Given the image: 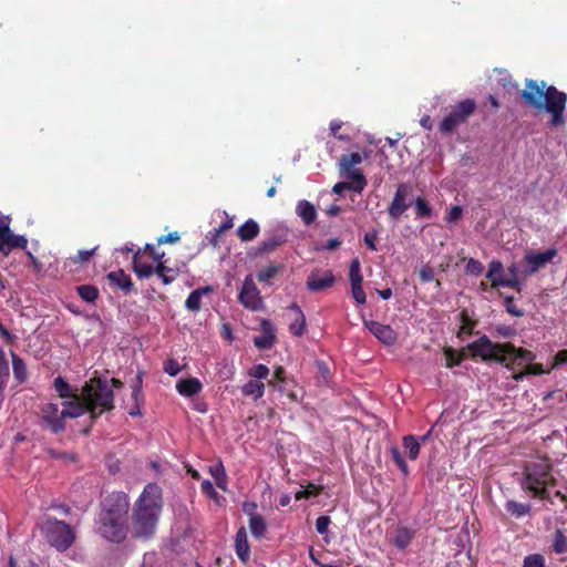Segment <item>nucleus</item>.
<instances>
[{"mask_svg": "<svg viewBox=\"0 0 567 567\" xmlns=\"http://www.w3.org/2000/svg\"><path fill=\"white\" fill-rule=\"evenodd\" d=\"M260 327L262 334L254 338V344L260 350L270 349L276 341L274 324L269 320L264 319Z\"/></svg>", "mask_w": 567, "mask_h": 567, "instance_id": "obj_21", "label": "nucleus"}, {"mask_svg": "<svg viewBox=\"0 0 567 567\" xmlns=\"http://www.w3.org/2000/svg\"><path fill=\"white\" fill-rule=\"evenodd\" d=\"M525 368H526V371H527L528 375L529 374L540 375V374H543L545 372L543 365L539 364V363L528 362V363H526Z\"/></svg>", "mask_w": 567, "mask_h": 567, "instance_id": "obj_64", "label": "nucleus"}, {"mask_svg": "<svg viewBox=\"0 0 567 567\" xmlns=\"http://www.w3.org/2000/svg\"><path fill=\"white\" fill-rule=\"evenodd\" d=\"M76 291L82 300L93 303L99 298V289L94 285H80Z\"/></svg>", "mask_w": 567, "mask_h": 567, "instance_id": "obj_37", "label": "nucleus"}, {"mask_svg": "<svg viewBox=\"0 0 567 567\" xmlns=\"http://www.w3.org/2000/svg\"><path fill=\"white\" fill-rule=\"evenodd\" d=\"M544 563L542 555L533 554L525 557L523 567H544Z\"/></svg>", "mask_w": 567, "mask_h": 567, "instance_id": "obj_51", "label": "nucleus"}, {"mask_svg": "<svg viewBox=\"0 0 567 567\" xmlns=\"http://www.w3.org/2000/svg\"><path fill=\"white\" fill-rule=\"evenodd\" d=\"M349 279H350V284H362L363 281V277L361 275V269H360V261L359 259H353L350 264V268H349Z\"/></svg>", "mask_w": 567, "mask_h": 567, "instance_id": "obj_45", "label": "nucleus"}, {"mask_svg": "<svg viewBox=\"0 0 567 567\" xmlns=\"http://www.w3.org/2000/svg\"><path fill=\"white\" fill-rule=\"evenodd\" d=\"M484 270L483 264L474 258H470L466 264V271L474 276H480Z\"/></svg>", "mask_w": 567, "mask_h": 567, "instance_id": "obj_52", "label": "nucleus"}, {"mask_svg": "<svg viewBox=\"0 0 567 567\" xmlns=\"http://www.w3.org/2000/svg\"><path fill=\"white\" fill-rule=\"evenodd\" d=\"M269 373H270L269 368L262 363L254 365L248 371V375L251 377L252 380H258V381L267 379Z\"/></svg>", "mask_w": 567, "mask_h": 567, "instance_id": "obj_46", "label": "nucleus"}, {"mask_svg": "<svg viewBox=\"0 0 567 567\" xmlns=\"http://www.w3.org/2000/svg\"><path fill=\"white\" fill-rule=\"evenodd\" d=\"M362 162L361 154L354 152L350 154H344L340 157V171L343 174H349L351 172H360L359 169H353V166L359 165Z\"/></svg>", "mask_w": 567, "mask_h": 567, "instance_id": "obj_32", "label": "nucleus"}, {"mask_svg": "<svg viewBox=\"0 0 567 567\" xmlns=\"http://www.w3.org/2000/svg\"><path fill=\"white\" fill-rule=\"evenodd\" d=\"M506 311L514 317H523L524 310L518 308L515 303V299L512 296H507L504 300Z\"/></svg>", "mask_w": 567, "mask_h": 567, "instance_id": "obj_49", "label": "nucleus"}, {"mask_svg": "<svg viewBox=\"0 0 567 567\" xmlns=\"http://www.w3.org/2000/svg\"><path fill=\"white\" fill-rule=\"evenodd\" d=\"M144 252H148L154 260L158 261L156 266V274L159 278H162L165 285L171 284L175 280V271L168 267H166L161 259L165 256V252L157 251L153 245L146 244L144 245Z\"/></svg>", "mask_w": 567, "mask_h": 567, "instance_id": "obj_19", "label": "nucleus"}, {"mask_svg": "<svg viewBox=\"0 0 567 567\" xmlns=\"http://www.w3.org/2000/svg\"><path fill=\"white\" fill-rule=\"evenodd\" d=\"M249 529L255 538H261L265 536L267 525L262 516H254L249 518Z\"/></svg>", "mask_w": 567, "mask_h": 567, "instance_id": "obj_36", "label": "nucleus"}, {"mask_svg": "<svg viewBox=\"0 0 567 567\" xmlns=\"http://www.w3.org/2000/svg\"><path fill=\"white\" fill-rule=\"evenodd\" d=\"M209 472L212 474V476L214 477L215 482H216V485L221 488L223 491H225V486L224 484H220V477L223 478V481L226 480V473H225V470H224V466L221 463H219L218 465L216 466H210L209 467Z\"/></svg>", "mask_w": 567, "mask_h": 567, "instance_id": "obj_48", "label": "nucleus"}, {"mask_svg": "<svg viewBox=\"0 0 567 567\" xmlns=\"http://www.w3.org/2000/svg\"><path fill=\"white\" fill-rule=\"evenodd\" d=\"M28 239L22 235H14L10 229V219L0 213V252L8 256L12 249H25Z\"/></svg>", "mask_w": 567, "mask_h": 567, "instance_id": "obj_9", "label": "nucleus"}, {"mask_svg": "<svg viewBox=\"0 0 567 567\" xmlns=\"http://www.w3.org/2000/svg\"><path fill=\"white\" fill-rule=\"evenodd\" d=\"M415 214L419 218H430L432 216V208L423 197H417L414 202Z\"/></svg>", "mask_w": 567, "mask_h": 567, "instance_id": "obj_41", "label": "nucleus"}, {"mask_svg": "<svg viewBox=\"0 0 567 567\" xmlns=\"http://www.w3.org/2000/svg\"><path fill=\"white\" fill-rule=\"evenodd\" d=\"M70 399V401L63 402L62 415L64 420L66 417L75 419L83 415L85 412H89L87 404L82 399L81 393H75Z\"/></svg>", "mask_w": 567, "mask_h": 567, "instance_id": "obj_20", "label": "nucleus"}, {"mask_svg": "<svg viewBox=\"0 0 567 567\" xmlns=\"http://www.w3.org/2000/svg\"><path fill=\"white\" fill-rule=\"evenodd\" d=\"M334 282L336 277L331 270L315 268L307 277L306 286L311 292H320L331 288Z\"/></svg>", "mask_w": 567, "mask_h": 567, "instance_id": "obj_11", "label": "nucleus"}, {"mask_svg": "<svg viewBox=\"0 0 567 567\" xmlns=\"http://www.w3.org/2000/svg\"><path fill=\"white\" fill-rule=\"evenodd\" d=\"M126 522L127 519L101 513L99 533L110 542L121 543L126 537Z\"/></svg>", "mask_w": 567, "mask_h": 567, "instance_id": "obj_8", "label": "nucleus"}, {"mask_svg": "<svg viewBox=\"0 0 567 567\" xmlns=\"http://www.w3.org/2000/svg\"><path fill=\"white\" fill-rule=\"evenodd\" d=\"M321 492H322V486L321 485H316V484L309 483L305 487V489L299 491V492L296 493L295 498L297 501L302 499V498H307L308 499L310 497L318 496Z\"/></svg>", "mask_w": 567, "mask_h": 567, "instance_id": "obj_42", "label": "nucleus"}, {"mask_svg": "<svg viewBox=\"0 0 567 567\" xmlns=\"http://www.w3.org/2000/svg\"><path fill=\"white\" fill-rule=\"evenodd\" d=\"M403 447L408 452V456L411 461H415L419 457L421 444L415 435L408 434L402 437Z\"/></svg>", "mask_w": 567, "mask_h": 567, "instance_id": "obj_33", "label": "nucleus"}, {"mask_svg": "<svg viewBox=\"0 0 567 567\" xmlns=\"http://www.w3.org/2000/svg\"><path fill=\"white\" fill-rule=\"evenodd\" d=\"M296 214L301 218L306 226L311 225L317 219L316 207L306 199H301L297 203Z\"/></svg>", "mask_w": 567, "mask_h": 567, "instance_id": "obj_26", "label": "nucleus"}, {"mask_svg": "<svg viewBox=\"0 0 567 567\" xmlns=\"http://www.w3.org/2000/svg\"><path fill=\"white\" fill-rule=\"evenodd\" d=\"M475 111V100L467 97L457 102L440 122L439 131L444 135H452L461 125L467 122Z\"/></svg>", "mask_w": 567, "mask_h": 567, "instance_id": "obj_7", "label": "nucleus"}, {"mask_svg": "<svg viewBox=\"0 0 567 567\" xmlns=\"http://www.w3.org/2000/svg\"><path fill=\"white\" fill-rule=\"evenodd\" d=\"M40 530L47 543L59 551H65L75 540L73 528L65 522L53 517L45 518L40 524Z\"/></svg>", "mask_w": 567, "mask_h": 567, "instance_id": "obj_6", "label": "nucleus"}, {"mask_svg": "<svg viewBox=\"0 0 567 567\" xmlns=\"http://www.w3.org/2000/svg\"><path fill=\"white\" fill-rule=\"evenodd\" d=\"M164 371L171 377H175L181 372V365L176 360L169 359L164 363Z\"/></svg>", "mask_w": 567, "mask_h": 567, "instance_id": "obj_56", "label": "nucleus"}, {"mask_svg": "<svg viewBox=\"0 0 567 567\" xmlns=\"http://www.w3.org/2000/svg\"><path fill=\"white\" fill-rule=\"evenodd\" d=\"M460 319L462 321V326L457 332V337L461 338L462 334H472L476 326V321L470 318L467 310L463 309L461 311Z\"/></svg>", "mask_w": 567, "mask_h": 567, "instance_id": "obj_39", "label": "nucleus"}, {"mask_svg": "<svg viewBox=\"0 0 567 567\" xmlns=\"http://www.w3.org/2000/svg\"><path fill=\"white\" fill-rule=\"evenodd\" d=\"M495 331L499 337L503 338H512L516 334V329L506 324L496 326Z\"/></svg>", "mask_w": 567, "mask_h": 567, "instance_id": "obj_58", "label": "nucleus"}, {"mask_svg": "<svg viewBox=\"0 0 567 567\" xmlns=\"http://www.w3.org/2000/svg\"><path fill=\"white\" fill-rule=\"evenodd\" d=\"M390 454L394 462V464L399 467V470L402 472L404 476H408L410 473L409 466L402 454L400 453L396 445H392L390 447Z\"/></svg>", "mask_w": 567, "mask_h": 567, "instance_id": "obj_40", "label": "nucleus"}, {"mask_svg": "<svg viewBox=\"0 0 567 567\" xmlns=\"http://www.w3.org/2000/svg\"><path fill=\"white\" fill-rule=\"evenodd\" d=\"M288 309L295 312V319L289 324V331L293 336L301 337L306 332V317L296 302H292Z\"/></svg>", "mask_w": 567, "mask_h": 567, "instance_id": "obj_24", "label": "nucleus"}, {"mask_svg": "<svg viewBox=\"0 0 567 567\" xmlns=\"http://www.w3.org/2000/svg\"><path fill=\"white\" fill-rule=\"evenodd\" d=\"M97 247L90 250H79L75 256L71 257L73 264H84L95 254Z\"/></svg>", "mask_w": 567, "mask_h": 567, "instance_id": "obj_50", "label": "nucleus"}, {"mask_svg": "<svg viewBox=\"0 0 567 567\" xmlns=\"http://www.w3.org/2000/svg\"><path fill=\"white\" fill-rule=\"evenodd\" d=\"M241 393L243 395L257 401L262 398L265 393V383L262 381L251 379L241 386Z\"/></svg>", "mask_w": 567, "mask_h": 567, "instance_id": "obj_31", "label": "nucleus"}, {"mask_svg": "<svg viewBox=\"0 0 567 567\" xmlns=\"http://www.w3.org/2000/svg\"><path fill=\"white\" fill-rule=\"evenodd\" d=\"M238 301L247 309L258 311L264 308L260 291L257 288L251 275H248L243 284Z\"/></svg>", "mask_w": 567, "mask_h": 567, "instance_id": "obj_10", "label": "nucleus"}, {"mask_svg": "<svg viewBox=\"0 0 567 567\" xmlns=\"http://www.w3.org/2000/svg\"><path fill=\"white\" fill-rule=\"evenodd\" d=\"M557 254L558 250L556 248H549L543 252L526 254L524 258L527 264V268L524 270L525 275L536 274L539 269L551 262Z\"/></svg>", "mask_w": 567, "mask_h": 567, "instance_id": "obj_14", "label": "nucleus"}, {"mask_svg": "<svg viewBox=\"0 0 567 567\" xmlns=\"http://www.w3.org/2000/svg\"><path fill=\"white\" fill-rule=\"evenodd\" d=\"M12 368H13V374L17 380L20 382H23L27 377V370L25 364L22 359H20L17 355L12 357Z\"/></svg>", "mask_w": 567, "mask_h": 567, "instance_id": "obj_43", "label": "nucleus"}, {"mask_svg": "<svg viewBox=\"0 0 567 567\" xmlns=\"http://www.w3.org/2000/svg\"><path fill=\"white\" fill-rule=\"evenodd\" d=\"M462 213H463V209L461 206H453L449 213L446 214V217L445 219L449 221V223H455L457 221L461 216H462Z\"/></svg>", "mask_w": 567, "mask_h": 567, "instance_id": "obj_62", "label": "nucleus"}, {"mask_svg": "<svg viewBox=\"0 0 567 567\" xmlns=\"http://www.w3.org/2000/svg\"><path fill=\"white\" fill-rule=\"evenodd\" d=\"M203 384L197 378L182 379L176 383L177 392L186 398L196 395L202 391Z\"/></svg>", "mask_w": 567, "mask_h": 567, "instance_id": "obj_25", "label": "nucleus"}, {"mask_svg": "<svg viewBox=\"0 0 567 567\" xmlns=\"http://www.w3.org/2000/svg\"><path fill=\"white\" fill-rule=\"evenodd\" d=\"M505 509L512 516L519 518L529 514L532 506L529 504L518 503L516 501H507L505 504Z\"/></svg>", "mask_w": 567, "mask_h": 567, "instance_id": "obj_34", "label": "nucleus"}, {"mask_svg": "<svg viewBox=\"0 0 567 567\" xmlns=\"http://www.w3.org/2000/svg\"><path fill=\"white\" fill-rule=\"evenodd\" d=\"M106 278L112 285L116 286L125 293H128L133 290L134 285L131 277L122 269L109 272Z\"/></svg>", "mask_w": 567, "mask_h": 567, "instance_id": "obj_22", "label": "nucleus"}, {"mask_svg": "<svg viewBox=\"0 0 567 567\" xmlns=\"http://www.w3.org/2000/svg\"><path fill=\"white\" fill-rule=\"evenodd\" d=\"M40 411L42 421L52 433L56 434L65 430V421L56 403H45Z\"/></svg>", "mask_w": 567, "mask_h": 567, "instance_id": "obj_12", "label": "nucleus"}, {"mask_svg": "<svg viewBox=\"0 0 567 567\" xmlns=\"http://www.w3.org/2000/svg\"><path fill=\"white\" fill-rule=\"evenodd\" d=\"M281 269V264L268 265L259 270L257 278L260 282H269Z\"/></svg>", "mask_w": 567, "mask_h": 567, "instance_id": "obj_38", "label": "nucleus"}, {"mask_svg": "<svg viewBox=\"0 0 567 567\" xmlns=\"http://www.w3.org/2000/svg\"><path fill=\"white\" fill-rule=\"evenodd\" d=\"M234 221L231 217H228L227 220L220 224L218 228L215 229L214 234V241L216 243L217 237H219L221 234L226 233L230 228H233Z\"/></svg>", "mask_w": 567, "mask_h": 567, "instance_id": "obj_61", "label": "nucleus"}, {"mask_svg": "<svg viewBox=\"0 0 567 567\" xmlns=\"http://www.w3.org/2000/svg\"><path fill=\"white\" fill-rule=\"evenodd\" d=\"M409 192L410 188L406 184H399L393 200L388 209L389 215L392 219H399L404 214V212L409 209L410 204L406 203Z\"/></svg>", "mask_w": 567, "mask_h": 567, "instance_id": "obj_17", "label": "nucleus"}, {"mask_svg": "<svg viewBox=\"0 0 567 567\" xmlns=\"http://www.w3.org/2000/svg\"><path fill=\"white\" fill-rule=\"evenodd\" d=\"M553 465L548 458L526 462L523 466L520 487L533 497L542 501L549 499L548 487L556 486Z\"/></svg>", "mask_w": 567, "mask_h": 567, "instance_id": "obj_4", "label": "nucleus"}, {"mask_svg": "<svg viewBox=\"0 0 567 567\" xmlns=\"http://www.w3.org/2000/svg\"><path fill=\"white\" fill-rule=\"evenodd\" d=\"M200 489L205 495L209 496L210 498H215L217 496V492L213 483L208 480L202 482Z\"/></svg>", "mask_w": 567, "mask_h": 567, "instance_id": "obj_63", "label": "nucleus"}, {"mask_svg": "<svg viewBox=\"0 0 567 567\" xmlns=\"http://www.w3.org/2000/svg\"><path fill=\"white\" fill-rule=\"evenodd\" d=\"M181 239V236L177 231L169 233L168 235H163L157 238V245L163 244H175Z\"/></svg>", "mask_w": 567, "mask_h": 567, "instance_id": "obj_60", "label": "nucleus"}, {"mask_svg": "<svg viewBox=\"0 0 567 567\" xmlns=\"http://www.w3.org/2000/svg\"><path fill=\"white\" fill-rule=\"evenodd\" d=\"M420 279L423 282H430L434 279V270L429 265H423L419 270Z\"/></svg>", "mask_w": 567, "mask_h": 567, "instance_id": "obj_57", "label": "nucleus"}, {"mask_svg": "<svg viewBox=\"0 0 567 567\" xmlns=\"http://www.w3.org/2000/svg\"><path fill=\"white\" fill-rule=\"evenodd\" d=\"M413 537H414L413 529L405 527V526H398L396 529L394 530L392 544L399 550H404L410 545Z\"/></svg>", "mask_w": 567, "mask_h": 567, "instance_id": "obj_27", "label": "nucleus"}, {"mask_svg": "<svg viewBox=\"0 0 567 567\" xmlns=\"http://www.w3.org/2000/svg\"><path fill=\"white\" fill-rule=\"evenodd\" d=\"M122 386V382L115 378L111 380L91 378L85 382L81 394L89 408L91 420H96L103 413L114 408V388Z\"/></svg>", "mask_w": 567, "mask_h": 567, "instance_id": "obj_3", "label": "nucleus"}, {"mask_svg": "<svg viewBox=\"0 0 567 567\" xmlns=\"http://www.w3.org/2000/svg\"><path fill=\"white\" fill-rule=\"evenodd\" d=\"M54 389L58 392L59 396L63 399L71 398L74 394L71 393L69 383L62 377H58L54 379Z\"/></svg>", "mask_w": 567, "mask_h": 567, "instance_id": "obj_44", "label": "nucleus"}, {"mask_svg": "<svg viewBox=\"0 0 567 567\" xmlns=\"http://www.w3.org/2000/svg\"><path fill=\"white\" fill-rule=\"evenodd\" d=\"M364 327L383 344L393 346L398 340L396 332L389 324L374 320H364Z\"/></svg>", "mask_w": 567, "mask_h": 567, "instance_id": "obj_16", "label": "nucleus"}, {"mask_svg": "<svg viewBox=\"0 0 567 567\" xmlns=\"http://www.w3.org/2000/svg\"><path fill=\"white\" fill-rule=\"evenodd\" d=\"M276 382L279 384L286 383L285 369L281 365H279L275 369L274 378H272V380L268 381V385L275 386Z\"/></svg>", "mask_w": 567, "mask_h": 567, "instance_id": "obj_59", "label": "nucleus"}, {"mask_svg": "<svg viewBox=\"0 0 567 567\" xmlns=\"http://www.w3.org/2000/svg\"><path fill=\"white\" fill-rule=\"evenodd\" d=\"M352 296L358 303H364L367 300L365 292L362 288V284L351 285Z\"/></svg>", "mask_w": 567, "mask_h": 567, "instance_id": "obj_54", "label": "nucleus"}, {"mask_svg": "<svg viewBox=\"0 0 567 567\" xmlns=\"http://www.w3.org/2000/svg\"><path fill=\"white\" fill-rule=\"evenodd\" d=\"M553 547L557 554H564L567 551V537L559 529L555 533Z\"/></svg>", "mask_w": 567, "mask_h": 567, "instance_id": "obj_47", "label": "nucleus"}, {"mask_svg": "<svg viewBox=\"0 0 567 567\" xmlns=\"http://www.w3.org/2000/svg\"><path fill=\"white\" fill-rule=\"evenodd\" d=\"M444 355L446 359L447 368H454L456 365H460L466 359L464 350L456 351L453 348H445Z\"/></svg>", "mask_w": 567, "mask_h": 567, "instance_id": "obj_35", "label": "nucleus"}, {"mask_svg": "<svg viewBox=\"0 0 567 567\" xmlns=\"http://www.w3.org/2000/svg\"><path fill=\"white\" fill-rule=\"evenodd\" d=\"M331 520L329 516L322 515L319 516L316 520V529L320 535H324L328 533V527Z\"/></svg>", "mask_w": 567, "mask_h": 567, "instance_id": "obj_55", "label": "nucleus"}, {"mask_svg": "<svg viewBox=\"0 0 567 567\" xmlns=\"http://www.w3.org/2000/svg\"><path fill=\"white\" fill-rule=\"evenodd\" d=\"M277 391L280 392L282 395H286L290 402L299 401L297 392L289 388V384L287 381L284 384H278Z\"/></svg>", "mask_w": 567, "mask_h": 567, "instance_id": "obj_53", "label": "nucleus"}, {"mask_svg": "<svg viewBox=\"0 0 567 567\" xmlns=\"http://www.w3.org/2000/svg\"><path fill=\"white\" fill-rule=\"evenodd\" d=\"M287 240H288L287 234H285V233L275 234V235H271L270 237L264 239L258 245L257 250L259 254H268V252L275 251L278 247H280L285 243H287Z\"/></svg>", "mask_w": 567, "mask_h": 567, "instance_id": "obj_28", "label": "nucleus"}, {"mask_svg": "<svg viewBox=\"0 0 567 567\" xmlns=\"http://www.w3.org/2000/svg\"><path fill=\"white\" fill-rule=\"evenodd\" d=\"M130 503L127 496L123 492L111 494L104 502L102 513L110 514L115 517L127 519Z\"/></svg>", "mask_w": 567, "mask_h": 567, "instance_id": "obj_13", "label": "nucleus"}, {"mask_svg": "<svg viewBox=\"0 0 567 567\" xmlns=\"http://www.w3.org/2000/svg\"><path fill=\"white\" fill-rule=\"evenodd\" d=\"M163 506L162 488L156 483L144 486V539L155 535Z\"/></svg>", "mask_w": 567, "mask_h": 567, "instance_id": "obj_5", "label": "nucleus"}, {"mask_svg": "<svg viewBox=\"0 0 567 567\" xmlns=\"http://www.w3.org/2000/svg\"><path fill=\"white\" fill-rule=\"evenodd\" d=\"M350 182H339L337 183L332 192L337 195H342L344 190H353L358 194H361L367 186V178L361 172H351L349 174H343Z\"/></svg>", "mask_w": 567, "mask_h": 567, "instance_id": "obj_18", "label": "nucleus"}, {"mask_svg": "<svg viewBox=\"0 0 567 567\" xmlns=\"http://www.w3.org/2000/svg\"><path fill=\"white\" fill-rule=\"evenodd\" d=\"M525 104L538 112L545 111L550 114L548 125L560 127L566 123L564 115L567 94L554 85H546L545 81L527 79L525 89L520 92Z\"/></svg>", "mask_w": 567, "mask_h": 567, "instance_id": "obj_1", "label": "nucleus"}, {"mask_svg": "<svg viewBox=\"0 0 567 567\" xmlns=\"http://www.w3.org/2000/svg\"><path fill=\"white\" fill-rule=\"evenodd\" d=\"M235 549L238 558L243 563H247L250 556V548L248 544L247 532L244 526H241L236 533Z\"/></svg>", "mask_w": 567, "mask_h": 567, "instance_id": "obj_23", "label": "nucleus"}, {"mask_svg": "<svg viewBox=\"0 0 567 567\" xmlns=\"http://www.w3.org/2000/svg\"><path fill=\"white\" fill-rule=\"evenodd\" d=\"M504 267L499 260H492L488 265V271L486 278L491 280L492 287H509L520 290V284L518 279H505L503 274Z\"/></svg>", "mask_w": 567, "mask_h": 567, "instance_id": "obj_15", "label": "nucleus"}, {"mask_svg": "<svg viewBox=\"0 0 567 567\" xmlns=\"http://www.w3.org/2000/svg\"><path fill=\"white\" fill-rule=\"evenodd\" d=\"M212 291H213V289L210 286L200 287V288L193 290L185 301V307L189 311H193V312L199 311L202 308V301H200L202 297Z\"/></svg>", "mask_w": 567, "mask_h": 567, "instance_id": "obj_30", "label": "nucleus"}, {"mask_svg": "<svg viewBox=\"0 0 567 567\" xmlns=\"http://www.w3.org/2000/svg\"><path fill=\"white\" fill-rule=\"evenodd\" d=\"M466 350L470 351L472 359L480 358L484 362H496L509 371L524 369L526 363L536 359L535 353L527 349L516 348L511 342H492L485 334L468 343Z\"/></svg>", "mask_w": 567, "mask_h": 567, "instance_id": "obj_2", "label": "nucleus"}, {"mask_svg": "<svg viewBox=\"0 0 567 567\" xmlns=\"http://www.w3.org/2000/svg\"><path fill=\"white\" fill-rule=\"evenodd\" d=\"M259 231L260 227L258 223L249 218L237 228L236 234L241 241H251L259 235Z\"/></svg>", "mask_w": 567, "mask_h": 567, "instance_id": "obj_29", "label": "nucleus"}]
</instances>
